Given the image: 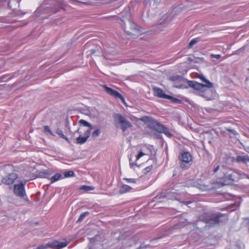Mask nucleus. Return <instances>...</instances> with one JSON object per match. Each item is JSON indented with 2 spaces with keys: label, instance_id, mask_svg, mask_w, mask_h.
<instances>
[{
  "label": "nucleus",
  "instance_id": "35",
  "mask_svg": "<svg viewBox=\"0 0 249 249\" xmlns=\"http://www.w3.org/2000/svg\"><path fill=\"white\" fill-rule=\"evenodd\" d=\"M180 166H181V167L182 168H184L183 165V163H181Z\"/></svg>",
  "mask_w": 249,
  "mask_h": 249
},
{
  "label": "nucleus",
  "instance_id": "34",
  "mask_svg": "<svg viewBox=\"0 0 249 249\" xmlns=\"http://www.w3.org/2000/svg\"><path fill=\"white\" fill-rule=\"evenodd\" d=\"M75 132L80 134L81 132H80V129H78L77 130H76Z\"/></svg>",
  "mask_w": 249,
  "mask_h": 249
},
{
  "label": "nucleus",
  "instance_id": "11",
  "mask_svg": "<svg viewBox=\"0 0 249 249\" xmlns=\"http://www.w3.org/2000/svg\"><path fill=\"white\" fill-rule=\"evenodd\" d=\"M18 178V176L15 173H11L3 178L2 182L6 184L10 185L14 183V181Z\"/></svg>",
  "mask_w": 249,
  "mask_h": 249
},
{
  "label": "nucleus",
  "instance_id": "13",
  "mask_svg": "<svg viewBox=\"0 0 249 249\" xmlns=\"http://www.w3.org/2000/svg\"><path fill=\"white\" fill-rule=\"evenodd\" d=\"M84 136H82L81 135L76 138V142L78 144L84 143L89 138L90 135V130H84Z\"/></svg>",
  "mask_w": 249,
  "mask_h": 249
},
{
  "label": "nucleus",
  "instance_id": "6",
  "mask_svg": "<svg viewBox=\"0 0 249 249\" xmlns=\"http://www.w3.org/2000/svg\"><path fill=\"white\" fill-rule=\"evenodd\" d=\"M153 90L154 92V95L158 97L168 99L171 100L172 102L175 103L180 102L179 100L174 98L172 96L166 95L164 92L160 88L155 87L153 88Z\"/></svg>",
  "mask_w": 249,
  "mask_h": 249
},
{
  "label": "nucleus",
  "instance_id": "31",
  "mask_svg": "<svg viewBox=\"0 0 249 249\" xmlns=\"http://www.w3.org/2000/svg\"><path fill=\"white\" fill-rule=\"evenodd\" d=\"M82 188L85 189L86 191H89L90 190H92L93 189L91 188V187L90 186H84L82 187Z\"/></svg>",
  "mask_w": 249,
  "mask_h": 249
},
{
  "label": "nucleus",
  "instance_id": "17",
  "mask_svg": "<svg viewBox=\"0 0 249 249\" xmlns=\"http://www.w3.org/2000/svg\"><path fill=\"white\" fill-rule=\"evenodd\" d=\"M159 126L160 128V131L164 133L166 136L170 138L172 137V134L169 132V130L162 125H159Z\"/></svg>",
  "mask_w": 249,
  "mask_h": 249
},
{
  "label": "nucleus",
  "instance_id": "24",
  "mask_svg": "<svg viewBox=\"0 0 249 249\" xmlns=\"http://www.w3.org/2000/svg\"><path fill=\"white\" fill-rule=\"evenodd\" d=\"M100 130L99 129H97L94 131L92 133V137L93 138H96L99 136L100 134Z\"/></svg>",
  "mask_w": 249,
  "mask_h": 249
},
{
  "label": "nucleus",
  "instance_id": "2",
  "mask_svg": "<svg viewBox=\"0 0 249 249\" xmlns=\"http://www.w3.org/2000/svg\"><path fill=\"white\" fill-rule=\"evenodd\" d=\"M153 147L152 146H144L139 150L138 154L136 156V160L133 161L131 159H129V165L131 168L135 169L136 167H138V162L139 160L142 161L148 160L147 157L150 156L152 154V149Z\"/></svg>",
  "mask_w": 249,
  "mask_h": 249
},
{
  "label": "nucleus",
  "instance_id": "8",
  "mask_svg": "<svg viewBox=\"0 0 249 249\" xmlns=\"http://www.w3.org/2000/svg\"><path fill=\"white\" fill-rule=\"evenodd\" d=\"M103 88L107 93L116 98L121 99L124 105L125 106H127L126 103L124 101V97L120 93L110 88L107 87L106 86H104Z\"/></svg>",
  "mask_w": 249,
  "mask_h": 249
},
{
  "label": "nucleus",
  "instance_id": "9",
  "mask_svg": "<svg viewBox=\"0 0 249 249\" xmlns=\"http://www.w3.org/2000/svg\"><path fill=\"white\" fill-rule=\"evenodd\" d=\"M210 88H205L200 95L205 98L206 100H212L216 97V94Z\"/></svg>",
  "mask_w": 249,
  "mask_h": 249
},
{
  "label": "nucleus",
  "instance_id": "28",
  "mask_svg": "<svg viewBox=\"0 0 249 249\" xmlns=\"http://www.w3.org/2000/svg\"><path fill=\"white\" fill-rule=\"evenodd\" d=\"M44 130L45 131L48 132L50 135H53V133L48 126H44Z\"/></svg>",
  "mask_w": 249,
  "mask_h": 249
},
{
  "label": "nucleus",
  "instance_id": "18",
  "mask_svg": "<svg viewBox=\"0 0 249 249\" xmlns=\"http://www.w3.org/2000/svg\"><path fill=\"white\" fill-rule=\"evenodd\" d=\"M131 188L127 185H123L120 189V193L121 194H124L126 192L129 191L131 190Z\"/></svg>",
  "mask_w": 249,
  "mask_h": 249
},
{
  "label": "nucleus",
  "instance_id": "29",
  "mask_svg": "<svg viewBox=\"0 0 249 249\" xmlns=\"http://www.w3.org/2000/svg\"><path fill=\"white\" fill-rule=\"evenodd\" d=\"M125 180H126L129 183H136V180L133 178H124Z\"/></svg>",
  "mask_w": 249,
  "mask_h": 249
},
{
  "label": "nucleus",
  "instance_id": "16",
  "mask_svg": "<svg viewBox=\"0 0 249 249\" xmlns=\"http://www.w3.org/2000/svg\"><path fill=\"white\" fill-rule=\"evenodd\" d=\"M236 161L237 162L247 163L249 162V157L248 156H238L237 157Z\"/></svg>",
  "mask_w": 249,
  "mask_h": 249
},
{
  "label": "nucleus",
  "instance_id": "1",
  "mask_svg": "<svg viewBox=\"0 0 249 249\" xmlns=\"http://www.w3.org/2000/svg\"><path fill=\"white\" fill-rule=\"evenodd\" d=\"M245 176H246V175L245 174L242 175L240 173L238 172L230 170L228 171L226 174H225L224 177L226 178L225 180L219 179V180H216L214 183L213 185L210 186L208 185H205L197 183L194 185V186L200 190H207L227 185L229 183L228 180L237 181L240 178H243Z\"/></svg>",
  "mask_w": 249,
  "mask_h": 249
},
{
  "label": "nucleus",
  "instance_id": "22",
  "mask_svg": "<svg viewBox=\"0 0 249 249\" xmlns=\"http://www.w3.org/2000/svg\"><path fill=\"white\" fill-rule=\"evenodd\" d=\"M56 133L59 135L61 138L66 140L68 142H69V139H68V138L65 136L63 134V132L62 131V130H61L60 129H57L56 131Z\"/></svg>",
  "mask_w": 249,
  "mask_h": 249
},
{
  "label": "nucleus",
  "instance_id": "30",
  "mask_svg": "<svg viewBox=\"0 0 249 249\" xmlns=\"http://www.w3.org/2000/svg\"><path fill=\"white\" fill-rule=\"evenodd\" d=\"M211 57H214L216 59H219L220 57H221V55L220 54H211Z\"/></svg>",
  "mask_w": 249,
  "mask_h": 249
},
{
  "label": "nucleus",
  "instance_id": "33",
  "mask_svg": "<svg viewBox=\"0 0 249 249\" xmlns=\"http://www.w3.org/2000/svg\"><path fill=\"white\" fill-rule=\"evenodd\" d=\"M219 168V166H217L216 167H215L214 170V172H217Z\"/></svg>",
  "mask_w": 249,
  "mask_h": 249
},
{
  "label": "nucleus",
  "instance_id": "5",
  "mask_svg": "<svg viewBox=\"0 0 249 249\" xmlns=\"http://www.w3.org/2000/svg\"><path fill=\"white\" fill-rule=\"evenodd\" d=\"M68 243L69 242H59L57 241H54L51 243H49L45 245L40 246L38 247L36 249H46L48 248L53 247L57 248H63L66 247Z\"/></svg>",
  "mask_w": 249,
  "mask_h": 249
},
{
  "label": "nucleus",
  "instance_id": "26",
  "mask_svg": "<svg viewBox=\"0 0 249 249\" xmlns=\"http://www.w3.org/2000/svg\"><path fill=\"white\" fill-rule=\"evenodd\" d=\"M152 168V166H149L145 168L143 170V173L145 174L149 172Z\"/></svg>",
  "mask_w": 249,
  "mask_h": 249
},
{
  "label": "nucleus",
  "instance_id": "4",
  "mask_svg": "<svg viewBox=\"0 0 249 249\" xmlns=\"http://www.w3.org/2000/svg\"><path fill=\"white\" fill-rule=\"evenodd\" d=\"M115 123L117 127L120 128L123 132L132 126L131 124L126 118L120 114H115L114 115Z\"/></svg>",
  "mask_w": 249,
  "mask_h": 249
},
{
  "label": "nucleus",
  "instance_id": "14",
  "mask_svg": "<svg viewBox=\"0 0 249 249\" xmlns=\"http://www.w3.org/2000/svg\"><path fill=\"white\" fill-rule=\"evenodd\" d=\"M178 191V190H177ZM179 193L176 192V190H173L171 192H169L166 195V197L168 199H175L181 201L180 198L178 196Z\"/></svg>",
  "mask_w": 249,
  "mask_h": 249
},
{
  "label": "nucleus",
  "instance_id": "12",
  "mask_svg": "<svg viewBox=\"0 0 249 249\" xmlns=\"http://www.w3.org/2000/svg\"><path fill=\"white\" fill-rule=\"evenodd\" d=\"M179 159L183 162L190 164L192 161L191 155L188 152H183L179 156Z\"/></svg>",
  "mask_w": 249,
  "mask_h": 249
},
{
  "label": "nucleus",
  "instance_id": "3",
  "mask_svg": "<svg viewBox=\"0 0 249 249\" xmlns=\"http://www.w3.org/2000/svg\"><path fill=\"white\" fill-rule=\"evenodd\" d=\"M197 77L199 78L202 82L204 83V84H200L197 82L193 81H188V85L196 90L200 91L201 93L205 88H212L213 87V84L210 81L206 79V78L202 75L198 74Z\"/></svg>",
  "mask_w": 249,
  "mask_h": 249
},
{
  "label": "nucleus",
  "instance_id": "15",
  "mask_svg": "<svg viewBox=\"0 0 249 249\" xmlns=\"http://www.w3.org/2000/svg\"><path fill=\"white\" fill-rule=\"evenodd\" d=\"M228 249H244V246L241 243H232Z\"/></svg>",
  "mask_w": 249,
  "mask_h": 249
},
{
  "label": "nucleus",
  "instance_id": "25",
  "mask_svg": "<svg viewBox=\"0 0 249 249\" xmlns=\"http://www.w3.org/2000/svg\"><path fill=\"white\" fill-rule=\"evenodd\" d=\"M65 177L66 178L73 177L74 173L72 171H69L65 173Z\"/></svg>",
  "mask_w": 249,
  "mask_h": 249
},
{
  "label": "nucleus",
  "instance_id": "7",
  "mask_svg": "<svg viewBox=\"0 0 249 249\" xmlns=\"http://www.w3.org/2000/svg\"><path fill=\"white\" fill-rule=\"evenodd\" d=\"M170 80L175 82L174 86L177 88H186L185 84L187 83L186 79L181 76L176 75L170 78Z\"/></svg>",
  "mask_w": 249,
  "mask_h": 249
},
{
  "label": "nucleus",
  "instance_id": "32",
  "mask_svg": "<svg viewBox=\"0 0 249 249\" xmlns=\"http://www.w3.org/2000/svg\"><path fill=\"white\" fill-rule=\"evenodd\" d=\"M213 220L214 223L218 222V218L215 217V216H213Z\"/></svg>",
  "mask_w": 249,
  "mask_h": 249
},
{
  "label": "nucleus",
  "instance_id": "10",
  "mask_svg": "<svg viewBox=\"0 0 249 249\" xmlns=\"http://www.w3.org/2000/svg\"><path fill=\"white\" fill-rule=\"evenodd\" d=\"M14 192L15 194L18 196L23 197L26 195L24 189V184L23 183H19L15 184L14 188Z\"/></svg>",
  "mask_w": 249,
  "mask_h": 249
},
{
  "label": "nucleus",
  "instance_id": "27",
  "mask_svg": "<svg viewBox=\"0 0 249 249\" xmlns=\"http://www.w3.org/2000/svg\"><path fill=\"white\" fill-rule=\"evenodd\" d=\"M185 223H186V222H185ZM186 225V224H185L184 222H180L179 224H178L175 226V228L176 229L180 228V227H182Z\"/></svg>",
  "mask_w": 249,
  "mask_h": 249
},
{
  "label": "nucleus",
  "instance_id": "19",
  "mask_svg": "<svg viewBox=\"0 0 249 249\" xmlns=\"http://www.w3.org/2000/svg\"><path fill=\"white\" fill-rule=\"evenodd\" d=\"M79 123L81 124H82L85 126L89 127V128L87 130H90V131H91V129H92L93 128V127L92 126V125L91 124H90L88 122H87L84 120H80L79 121Z\"/></svg>",
  "mask_w": 249,
  "mask_h": 249
},
{
  "label": "nucleus",
  "instance_id": "21",
  "mask_svg": "<svg viewBox=\"0 0 249 249\" xmlns=\"http://www.w3.org/2000/svg\"><path fill=\"white\" fill-rule=\"evenodd\" d=\"M199 41V39L198 38H196L192 39L189 44L188 47L189 48H192L195 44L198 42Z\"/></svg>",
  "mask_w": 249,
  "mask_h": 249
},
{
  "label": "nucleus",
  "instance_id": "23",
  "mask_svg": "<svg viewBox=\"0 0 249 249\" xmlns=\"http://www.w3.org/2000/svg\"><path fill=\"white\" fill-rule=\"evenodd\" d=\"M88 214V212H84L80 214L78 219L77 220V222H80L82 221L85 217Z\"/></svg>",
  "mask_w": 249,
  "mask_h": 249
},
{
  "label": "nucleus",
  "instance_id": "20",
  "mask_svg": "<svg viewBox=\"0 0 249 249\" xmlns=\"http://www.w3.org/2000/svg\"><path fill=\"white\" fill-rule=\"evenodd\" d=\"M61 175L60 174L57 173L55 174L54 176H53L51 178V180L52 182H54L55 181H57L59 179V178H61Z\"/></svg>",
  "mask_w": 249,
  "mask_h": 249
}]
</instances>
